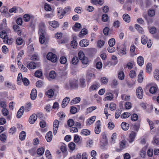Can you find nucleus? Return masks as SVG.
Wrapping results in <instances>:
<instances>
[{
    "instance_id": "f257e3e1",
    "label": "nucleus",
    "mask_w": 159,
    "mask_h": 159,
    "mask_svg": "<svg viewBox=\"0 0 159 159\" xmlns=\"http://www.w3.org/2000/svg\"><path fill=\"white\" fill-rule=\"evenodd\" d=\"M47 59L52 62H55L57 60V55L52 52H49L47 56Z\"/></svg>"
},
{
    "instance_id": "f03ea898",
    "label": "nucleus",
    "mask_w": 159,
    "mask_h": 159,
    "mask_svg": "<svg viewBox=\"0 0 159 159\" xmlns=\"http://www.w3.org/2000/svg\"><path fill=\"white\" fill-rule=\"evenodd\" d=\"M141 42L143 44H145L147 43V46L148 48H150L151 47L152 43L151 40L149 39V42H148V38L145 35H143L141 37Z\"/></svg>"
},
{
    "instance_id": "7ed1b4c3",
    "label": "nucleus",
    "mask_w": 159,
    "mask_h": 159,
    "mask_svg": "<svg viewBox=\"0 0 159 159\" xmlns=\"http://www.w3.org/2000/svg\"><path fill=\"white\" fill-rule=\"evenodd\" d=\"M143 90L141 87H139L136 90V95L137 97L142 99L143 97Z\"/></svg>"
},
{
    "instance_id": "20e7f679",
    "label": "nucleus",
    "mask_w": 159,
    "mask_h": 159,
    "mask_svg": "<svg viewBox=\"0 0 159 159\" xmlns=\"http://www.w3.org/2000/svg\"><path fill=\"white\" fill-rule=\"evenodd\" d=\"M41 30L40 32H39V33L40 35V37L39 39V41L40 43L43 44V43L45 41V31H44L43 30L41 31Z\"/></svg>"
},
{
    "instance_id": "39448f33",
    "label": "nucleus",
    "mask_w": 159,
    "mask_h": 159,
    "mask_svg": "<svg viewBox=\"0 0 159 159\" xmlns=\"http://www.w3.org/2000/svg\"><path fill=\"white\" fill-rule=\"evenodd\" d=\"M59 125V121L57 120H55L53 123V133L54 135H55L57 133V131L58 130Z\"/></svg>"
},
{
    "instance_id": "423d86ee",
    "label": "nucleus",
    "mask_w": 159,
    "mask_h": 159,
    "mask_svg": "<svg viewBox=\"0 0 159 159\" xmlns=\"http://www.w3.org/2000/svg\"><path fill=\"white\" fill-rule=\"evenodd\" d=\"M96 126L95 129V132L96 134H99L100 131V126L101 123L100 121L99 120L97 121L96 124Z\"/></svg>"
},
{
    "instance_id": "0eeeda50",
    "label": "nucleus",
    "mask_w": 159,
    "mask_h": 159,
    "mask_svg": "<svg viewBox=\"0 0 159 159\" xmlns=\"http://www.w3.org/2000/svg\"><path fill=\"white\" fill-rule=\"evenodd\" d=\"M89 42L87 39H84L80 41L79 43L80 46L81 47H86L88 46Z\"/></svg>"
},
{
    "instance_id": "6e6552de",
    "label": "nucleus",
    "mask_w": 159,
    "mask_h": 159,
    "mask_svg": "<svg viewBox=\"0 0 159 159\" xmlns=\"http://www.w3.org/2000/svg\"><path fill=\"white\" fill-rule=\"evenodd\" d=\"M58 15L60 19L62 18L64 14L66 13L65 11L62 8H58L57 10Z\"/></svg>"
},
{
    "instance_id": "1a4fd4ad",
    "label": "nucleus",
    "mask_w": 159,
    "mask_h": 159,
    "mask_svg": "<svg viewBox=\"0 0 159 159\" xmlns=\"http://www.w3.org/2000/svg\"><path fill=\"white\" fill-rule=\"evenodd\" d=\"M70 100V98L68 97H66L62 101L61 106L62 107H65L68 104Z\"/></svg>"
},
{
    "instance_id": "9d476101",
    "label": "nucleus",
    "mask_w": 159,
    "mask_h": 159,
    "mask_svg": "<svg viewBox=\"0 0 159 159\" xmlns=\"http://www.w3.org/2000/svg\"><path fill=\"white\" fill-rule=\"evenodd\" d=\"M30 20L32 21L31 23H30V27L33 31H34L35 29V23L36 22V20L34 19V17L32 16H30Z\"/></svg>"
},
{
    "instance_id": "9b49d317",
    "label": "nucleus",
    "mask_w": 159,
    "mask_h": 159,
    "mask_svg": "<svg viewBox=\"0 0 159 159\" xmlns=\"http://www.w3.org/2000/svg\"><path fill=\"white\" fill-rule=\"evenodd\" d=\"M52 133L50 131L47 133L45 136L46 139L48 142H50L52 140Z\"/></svg>"
},
{
    "instance_id": "f8f14e48",
    "label": "nucleus",
    "mask_w": 159,
    "mask_h": 159,
    "mask_svg": "<svg viewBox=\"0 0 159 159\" xmlns=\"http://www.w3.org/2000/svg\"><path fill=\"white\" fill-rule=\"evenodd\" d=\"M24 110V106H22L17 112L16 115L17 118H19L21 117L23 114Z\"/></svg>"
},
{
    "instance_id": "ddd939ff",
    "label": "nucleus",
    "mask_w": 159,
    "mask_h": 159,
    "mask_svg": "<svg viewBox=\"0 0 159 159\" xmlns=\"http://www.w3.org/2000/svg\"><path fill=\"white\" fill-rule=\"evenodd\" d=\"M118 54L121 56L125 55L127 54V48L126 47L124 46L119 51Z\"/></svg>"
},
{
    "instance_id": "4468645a",
    "label": "nucleus",
    "mask_w": 159,
    "mask_h": 159,
    "mask_svg": "<svg viewBox=\"0 0 159 159\" xmlns=\"http://www.w3.org/2000/svg\"><path fill=\"white\" fill-rule=\"evenodd\" d=\"M70 85L72 88L73 89L78 88V81L75 80L70 81Z\"/></svg>"
},
{
    "instance_id": "2eb2a0df",
    "label": "nucleus",
    "mask_w": 159,
    "mask_h": 159,
    "mask_svg": "<svg viewBox=\"0 0 159 159\" xmlns=\"http://www.w3.org/2000/svg\"><path fill=\"white\" fill-rule=\"evenodd\" d=\"M37 93L36 90L35 89H33L31 91L30 93V98L33 100H34L37 97Z\"/></svg>"
},
{
    "instance_id": "dca6fc26",
    "label": "nucleus",
    "mask_w": 159,
    "mask_h": 159,
    "mask_svg": "<svg viewBox=\"0 0 159 159\" xmlns=\"http://www.w3.org/2000/svg\"><path fill=\"white\" fill-rule=\"evenodd\" d=\"M106 97L105 98L104 100L106 101H111L113 98L112 94L110 93H106Z\"/></svg>"
},
{
    "instance_id": "f3484780",
    "label": "nucleus",
    "mask_w": 159,
    "mask_h": 159,
    "mask_svg": "<svg viewBox=\"0 0 159 159\" xmlns=\"http://www.w3.org/2000/svg\"><path fill=\"white\" fill-rule=\"evenodd\" d=\"M137 61L138 64L140 66H142L144 63V60L143 57L140 56L137 59Z\"/></svg>"
},
{
    "instance_id": "a211bd4d",
    "label": "nucleus",
    "mask_w": 159,
    "mask_h": 159,
    "mask_svg": "<svg viewBox=\"0 0 159 159\" xmlns=\"http://www.w3.org/2000/svg\"><path fill=\"white\" fill-rule=\"evenodd\" d=\"M136 135V133L134 131L131 132L129 135V142L130 143L132 142L134 140L135 137Z\"/></svg>"
},
{
    "instance_id": "6ab92c4d",
    "label": "nucleus",
    "mask_w": 159,
    "mask_h": 159,
    "mask_svg": "<svg viewBox=\"0 0 159 159\" xmlns=\"http://www.w3.org/2000/svg\"><path fill=\"white\" fill-rule=\"evenodd\" d=\"M49 23L50 25L54 28H56L59 26L58 22L55 20L49 22Z\"/></svg>"
},
{
    "instance_id": "aec40b11",
    "label": "nucleus",
    "mask_w": 159,
    "mask_h": 159,
    "mask_svg": "<svg viewBox=\"0 0 159 159\" xmlns=\"http://www.w3.org/2000/svg\"><path fill=\"white\" fill-rule=\"evenodd\" d=\"M5 85L9 89H15V86L12 85L11 83L8 81H6L5 82Z\"/></svg>"
},
{
    "instance_id": "412c9836",
    "label": "nucleus",
    "mask_w": 159,
    "mask_h": 159,
    "mask_svg": "<svg viewBox=\"0 0 159 159\" xmlns=\"http://www.w3.org/2000/svg\"><path fill=\"white\" fill-rule=\"evenodd\" d=\"M14 39L12 38L8 39V37H6L5 40H3V42L5 43H7L8 44L11 45L13 42Z\"/></svg>"
},
{
    "instance_id": "4be33fe9",
    "label": "nucleus",
    "mask_w": 159,
    "mask_h": 159,
    "mask_svg": "<svg viewBox=\"0 0 159 159\" xmlns=\"http://www.w3.org/2000/svg\"><path fill=\"white\" fill-rule=\"evenodd\" d=\"M37 119V115L35 114L30 116V124H33Z\"/></svg>"
},
{
    "instance_id": "5701e85b",
    "label": "nucleus",
    "mask_w": 159,
    "mask_h": 159,
    "mask_svg": "<svg viewBox=\"0 0 159 159\" xmlns=\"http://www.w3.org/2000/svg\"><path fill=\"white\" fill-rule=\"evenodd\" d=\"M123 18L125 22L129 23L130 21V17L128 14H124L123 16Z\"/></svg>"
},
{
    "instance_id": "b1692460",
    "label": "nucleus",
    "mask_w": 159,
    "mask_h": 159,
    "mask_svg": "<svg viewBox=\"0 0 159 159\" xmlns=\"http://www.w3.org/2000/svg\"><path fill=\"white\" fill-rule=\"evenodd\" d=\"M121 126L123 129L125 130H127L129 128V125L126 122H122L121 125Z\"/></svg>"
},
{
    "instance_id": "393cba45",
    "label": "nucleus",
    "mask_w": 159,
    "mask_h": 159,
    "mask_svg": "<svg viewBox=\"0 0 159 159\" xmlns=\"http://www.w3.org/2000/svg\"><path fill=\"white\" fill-rule=\"evenodd\" d=\"M154 79L157 80H159V71L158 70H155L154 72Z\"/></svg>"
},
{
    "instance_id": "a878e982",
    "label": "nucleus",
    "mask_w": 159,
    "mask_h": 159,
    "mask_svg": "<svg viewBox=\"0 0 159 159\" xmlns=\"http://www.w3.org/2000/svg\"><path fill=\"white\" fill-rule=\"evenodd\" d=\"M96 117V116H94L92 117L90 119L88 120L87 122V124L89 125H90L92 124L95 120Z\"/></svg>"
},
{
    "instance_id": "bb28decb",
    "label": "nucleus",
    "mask_w": 159,
    "mask_h": 159,
    "mask_svg": "<svg viewBox=\"0 0 159 159\" xmlns=\"http://www.w3.org/2000/svg\"><path fill=\"white\" fill-rule=\"evenodd\" d=\"M44 152V149L43 148H40L37 150V153L39 156L42 155Z\"/></svg>"
},
{
    "instance_id": "cd10ccee",
    "label": "nucleus",
    "mask_w": 159,
    "mask_h": 159,
    "mask_svg": "<svg viewBox=\"0 0 159 159\" xmlns=\"http://www.w3.org/2000/svg\"><path fill=\"white\" fill-rule=\"evenodd\" d=\"M22 76L21 73H19L17 80V84L19 85H20L22 83L21 80H22Z\"/></svg>"
},
{
    "instance_id": "c85d7f7f",
    "label": "nucleus",
    "mask_w": 159,
    "mask_h": 159,
    "mask_svg": "<svg viewBox=\"0 0 159 159\" xmlns=\"http://www.w3.org/2000/svg\"><path fill=\"white\" fill-rule=\"evenodd\" d=\"M81 100V99L80 97H76L74 98L70 102L72 104H76L79 103Z\"/></svg>"
},
{
    "instance_id": "c756f323",
    "label": "nucleus",
    "mask_w": 159,
    "mask_h": 159,
    "mask_svg": "<svg viewBox=\"0 0 159 159\" xmlns=\"http://www.w3.org/2000/svg\"><path fill=\"white\" fill-rule=\"evenodd\" d=\"M158 90L157 87L152 86L149 89V92L151 93L152 94L155 93Z\"/></svg>"
},
{
    "instance_id": "7c9ffc66",
    "label": "nucleus",
    "mask_w": 159,
    "mask_h": 159,
    "mask_svg": "<svg viewBox=\"0 0 159 159\" xmlns=\"http://www.w3.org/2000/svg\"><path fill=\"white\" fill-rule=\"evenodd\" d=\"M99 86L98 84H94L91 86L89 88L90 91H92L97 90L99 87Z\"/></svg>"
},
{
    "instance_id": "2f4dec72",
    "label": "nucleus",
    "mask_w": 159,
    "mask_h": 159,
    "mask_svg": "<svg viewBox=\"0 0 159 159\" xmlns=\"http://www.w3.org/2000/svg\"><path fill=\"white\" fill-rule=\"evenodd\" d=\"M54 92L52 89L48 90L46 92V94L49 98H51L54 95Z\"/></svg>"
},
{
    "instance_id": "473e14b6",
    "label": "nucleus",
    "mask_w": 159,
    "mask_h": 159,
    "mask_svg": "<svg viewBox=\"0 0 159 159\" xmlns=\"http://www.w3.org/2000/svg\"><path fill=\"white\" fill-rule=\"evenodd\" d=\"M7 37V33L5 30H3L0 33V37L3 39V40H5L6 37Z\"/></svg>"
},
{
    "instance_id": "72a5a7b5",
    "label": "nucleus",
    "mask_w": 159,
    "mask_h": 159,
    "mask_svg": "<svg viewBox=\"0 0 159 159\" xmlns=\"http://www.w3.org/2000/svg\"><path fill=\"white\" fill-rule=\"evenodd\" d=\"M80 86L82 88H84L86 86L85 79L83 78H82L80 79Z\"/></svg>"
},
{
    "instance_id": "f704fd0d",
    "label": "nucleus",
    "mask_w": 159,
    "mask_h": 159,
    "mask_svg": "<svg viewBox=\"0 0 159 159\" xmlns=\"http://www.w3.org/2000/svg\"><path fill=\"white\" fill-rule=\"evenodd\" d=\"M146 71L148 73H150L152 70V64L151 63H148L146 66Z\"/></svg>"
},
{
    "instance_id": "c9c22d12",
    "label": "nucleus",
    "mask_w": 159,
    "mask_h": 159,
    "mask_svg": "<svg viewBox=\"0 0 159 159\" xmlns=\"http://www.w3.org/2000/svg\"><path fill=\"white\" fill-rule=\"evenodd\" d=\"M26 136L25 133L24 131H22L19 135V138L21 140H23L25 139Z\"/></svg>"
},
{
    "instance_id": "e433bc0d",
    "label": "nucleus",
    "mask_w": 159,
    "mask_h": 159,
    "mask_svg": "<svg viewBox=\"0 0 159 159\" xmlns=\"http://www.w3.org/2000/svg\"><path fill=\"white\" fill-rule=\"evenodd\" d=\"M81 133L84 135H88L90 134V131L88 129H85L81 131Z\"/></svg>"
},
{
    "instance_id": "4c0bfd02",
    "label": "nucleus",
    "mask_w": 159,
    "mask_h": 159,
    "mask_svg": "<svg viewBox=\"0 0 159 159\" xmlns=\"http://www.w3.org/2000/svg\"><path fill=\"white\" fill-rule=\"evenodd\" d=\"M131 115V114L129 112H125L122 114L120 117L122 118H126L129 117Z\"/></svg>"
},
{
    "instance_id": "58836bf2",
    "label": "nucleus",
    "mask_w": 159,
    "mask_h": 159,
    "mask_svg": "<svg viewBox=\"0 0 159 159\" xmlns=\"http://www.w3.org/2000/svg\"><path fill=\"white\" fill-rule=\"evenodd\" d=\"M79 62V59L77 57H74L72 59V63L74 65H76Z\"/></svg>"
},
{
    "instance_id": "ea45409f",
    "label": "nucleus",
    "mask_w": 159,
    "mask_h": 159,
    "mask_svg": "<svg viewBox=\"0 0 159 159\" xmlns=\"http://www.w3.org/2000/svg\"><path fill=\"white\" fill-rule=\"evenodd\" d=\"M135 29L139 31V33L141 34L143 33V29L142 28L139 26V25L136 24L135 25Z\"/></svg>"
},
{
    "instance_id": "a19ab883",
    "label": "nucleus",
    "mask_w": 159,
    "mask_h": 159,
    "mask_svg": "<svg viewBox=\"0 0 159 159\" xmlns=\"http://www.w3.org/2000/svg\"><path fill=\"white\" fill-rule=\"evenodd\" d=\"M104 43L105 42L103 40H99L98 42L97 43V46L98 47L101 48L104 45Z\"/></svg>"
},
{
    "instance_id": "79ce46f5",
    "label": "nucleus",
    "mask_w": 159,
    "mask_h": 159,
    "mask_svg": "<svg viewBox=\"0 0 159 159\" xmlns=\"http://www.w3.org/2000/svg\"><path fill=\"white\" fill-rule=\"evenodd\" d=\"M67 61L66 58L64 56L61 57L60 59V62L62 64H65Z\"/></svg>"
},
{
    "instance_id": "37998d69",
    "label": "nucleus",
    "mask_w": 159,
    "mask_h": 159,
    "mask_svg": "<svg viewBox=\"0 0 159 159\" xmlns=\"http://www.w3.org/2000/svg\"><path fill=\"white\" fill-rule=\"evenodd\" d=\"M78 55L79 57V58L80 60H81L83 59L84 57H85L84 56V54L82 51H80L78 53Z\"/></svg>"
},
{
    "instance_id": "c03bdc74",
    "label": "nucleus",
    "mask_w": 159,
    "mask_h": 159,
    "mask_svg": "<svg viewBox=\"0 0 159 159\" xmlns=\"http://www.w3.org/2000/svg\"><path fill=\"white\" fill-rule=\"evenodd\" d=\"M118 78L119 79L121 80H123L125 77L123 71H120L118 74Z\"/></svg>"
},
{
    "instance_id": "a18cd8bd",
    "label": "nucleus",
    "mask_w": 159,
    "mask_h": 159,
    "mask_svg": "<svg viewBox=\"0 0 159 159\" xmlns=\"http://www.w3.org/2000/svg\"><path fill=\"white\" fill-rule=\"evenodd\" d=\"M39 32H40L41 30H42L41 31L43 30L44 31H45V24L44 23L41 22L40 23L39 25Z\"/></svg>"
},
{
    "instance_id": "49530a36",
    "label": "nucleus",
    "mask_w": 159,
    "mask_h": 159,
    "mask_svg": "<svg viewBox=\"0 0 159 159\" xmlns=\"http://www.w3.org/2000/svg\"><path fill=\"white\" fill-rule=\"evenodd\" d=\"M138 116L136 114H134L131 116V119L133 121H136L138 120Z\"/></svg>"
},
{
    "instance_id": "de8ad7c7",
    "label": "nucleus",
    "mask_w": 159,
    "mask_h": 159,
    "mask_svg": "<svg viewBox=\"0 0 159 159\" xmlns=\"http://www.w3.org/2000/svg\"><path fill=\"white\" fill-rule=\"evenodd\" d=\"M77 43L75 40H73L70 43V45L72 48H75L77 47Z\"/></svg>"
},
{
    "instance_id": "09e8293b",
    "label": "nucleus",
    "mask_w": 159,
    "mask_h": 159,
    "mask_svg": "<svg viewBox=\"0 0 159 159\" xmlns=\"http://www.w3.org/2000/svg\"><path fill=\"white\" fill-rule=\"evenodd\" d=\"M143 73L142 72H140L138 75V81L139 83H141L143 80Z\"/></svg>"
},
{
    "instance_id": "8fccbe9b",
    "label": "nucleus",
    "mask_w": 159,
    "mask_h": 159,
    "mask_svg": "<svg viewBox=\"0 0 159 159\" xmlns=\"http://www.w3.org/2000/svg\"><path fill=\"white\" fill-rule=\"evenodd\" d=\"M115 43V39L112 38L110 39L108 41V44L109 46H113Z\"/></svg>"
},
{
    "instance_id": "3c124183",
    "label": "nucleus",
    "mask_w": 159,
    "mask_h": 159,
    "mask_svg": "<svg viewBox=\"0 0 159 159\" xmlns=\"http://www.w3.org/2000/svg\"><path fill=\"white\" fill-rule=\"evenodd\" d=\"M42 75V72L39 70L36 71L34 73V75L37 77L39 78Z\"/></svg>"
},
{
    "instance_id": "603ef678",
    "label": "nucleus",
    "mask_w": 159,
    "mask_h": 159,
    "mask_svg": "<svg viewBox=\"0 0 159 159\" xmlns=\"http://www.w3.org/2000/svg\"><path fill=\"white\" fill-rule=\"evenodd\" d=\"M126 141L125 140H123L120 143V148L121 149L124 148L126 145Z\"/></svg>"
},
{
    "instance_id": "864d4df0",
    "label": "nucleus",
    "mask_w": 159,
    "mask_h": 159,
    "mask_svg": "<svg viewBox=\"0 0 159 159\" xmlns=\"http://www.w3.org/2000/svg\"><path fill=\"white\" fill-rule=\"evenodd\" d=\"M75 122L73 119H69L67 121L68 125L69 127H71L74 124Z\"/></svg>"
},
{
    "instance_id": "5fc2aeb1",
    "label": "nucleus",
    "mask_w": 159,
    "mask_h": 159,
    "mask_svg": "<svg viewBox=\"0 0 159 159\" xmlns=\"http://www.w3.org/2000/svg\"><path fill=\"white\" fill-rule=\"evenodd\" d=\"M49 77L52 79H54L56 76V73L54 71H51L49 74Z\"/></svg>"
},
{
    "instance_id": "6e6d98bb",
    "label": "nucleus",
    "mask_w": 159,
    "mask_h": 159,
    "mask_svg": "<svg viewBox=\"0 0 159 159\" xmlns=\"http://www.w3.org/2000/svg\"><path fill=\"white\" fill-rule=\"evenodd\" d=\"M24 20L25 22H28L30 20V15L28 14H25L24 16Z\"/></svg>"
},
{
    "instance_id": "4d7b16f0",
    "label": "nucleus",
    "mask_w": 159,
    "mask_h": 159,
    "mask_svg": "<svg viewBox=\"0 0 159 159\" xmlns=\"http://www.w3.org/2000/svg\"><path fill=\"white\" fill-rule=\"evenodd\" d=\"M140 155L142 157L144 158L146 155V152L144 148H143L140 152Z\"/></svg>"
},
{
    "instance_id": "13d9d810",
    "label": "nucleus",
    "mask_w": 159,
    "mask_h": 159,
    "mask_svg": "<svg viewBox=\"0 0 159 159\" xmlns=\"http://www.w3.org/2000/svg\"><path fill=\"white\" fill-rule=\"evenodd\" d=\"M149 32L152 34H153L157 32L156 29L154 27H151L149 29Z\"/></svg>"
},
{
    "instance_id": "bf43d9fd",
    "label": "nucleus",
    "mask_w": 159,
    "mask_h": 159,
    "mask_svg": "<svg viewBox=\"0 0 159 159\" xmlns=\"http://www.w3.org/2000/svg\"><path fill=\"white\" fill-rule=\"evenodd\" d=\"M75 144L73 142H71L69 144V147L72 150H73L75 149Z\"/></svg>"
},
{
    "instance_id": "052dcab7",
    "label": "nucleus",
    "mask_w": 159,
    "mask_h": 159,
    "mask_svg": "<svg viewBox=\"0 0 159 159\" xmlns=\"http://www.w3.org/2000/svg\"><path fill=\"white\" fill-rule=\"evenodd\" d=\"M43 82L41 80H39L36 83V86L37 87L39 88L43 86Z\"/></svg>"
},
{
    "instance_id": "680f3d73",
    "label": "nucleus",
    "mask_w": 159,
    "mask_h": 159,
    "mask_svg": "<svg viewBox=\"0 0 159 159\" xmlns=\"http://www.w3.org/2000/svg\"><path fill=\"white\" fill-rule=\"evenodd\" d=\"M87 33V30L85 29H83L82 31L80 32L79 36L81 37V35H85Z\"/></svg>"
},
{
    "instance_id": "e2e57ef3",
    "label": "nucleus",
    "mask_w": 159,
    "mask_h": 159,
    "mask_svg": "<svg viewBox=\"0 0 159 159\" xmlns=\"http://www.w3.org/2000/svg\"><path fill=\"white\" fill-rule=\"evenodd\" d=\"M108 19V16L106 14H104L102 16V20L103 22H107Z\"/></svg>"
},
{
    "instance_id": "0e129e2a",
    "label": "nucleus",
    "mask_w": 159,
    "mask_h": 159,
    "mask_svg": "<svg viewBox=\"0 0 159 159\" xmlns=\"http://www.w3.org/2000/svg\"><path fill=\"white\" fill-rule=\"evenodd\" d=\"M125 107L126 109H129L132 107L131 103L129 102H127L125 103Z\"/></svg>"
},
{
    "instance_id": "69168bd1",
    "label": "nucleus",
    "mask_w": 159,
    "mask_h": 159,
    "mask_svg": "<svg viewBox=\"0 0 159 159\" xmlns=\"http://www.w3.org/2000/svg\"><path fill=\"white\" fill-rule=\"evenodd\" d=\"M25 86H27L29 84V81L26 78H24L22 80Z\"/></svg>"
},
{
    "instance_id": "338daca9",
    "label": "nucleus",
    "mask_w": 159,
    "mask_h": 159,
    "mask_svg": "<svg viewBox=\"0 0 159 159\" xmlns=\"http://www.w3.org/2000/svg\"><path fill=\"white\" fill-rule=\"evenodd\" d=\"M45 155L48 159H52L51 154L49 150H47L46 151Z\"/></svg>"
},
{
    "instance_id": "774afa93",
    "label": "nucleus",
    "mask_w": 159,
    "mask_h": 159,
    "mask_svg": "<svg viewBox=\"0 0 159 159\" xmlns=\"http://www.w3.org/2000/svg\"><path fill=\"white\" fill-rule=\"evenodd\" d=\"M121 113V111L120 110H117L116 111L115 114V117L116 119L118 118L120 116Z\"/></svg>"
}]
</instances>
